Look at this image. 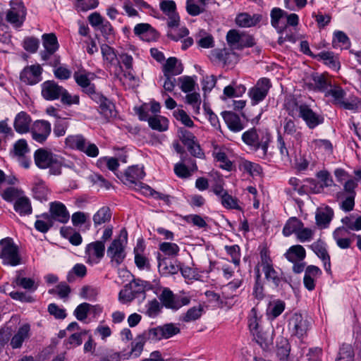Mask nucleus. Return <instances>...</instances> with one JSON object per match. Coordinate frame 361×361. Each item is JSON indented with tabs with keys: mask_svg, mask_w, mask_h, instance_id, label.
I'll list each match as a JSON object with an SVG mask.
<instances>
[{
	"mask_svg": "<svg viewBox=\"0 0 361 361\" xmlns=\"http://www.w3.org/2000/svg\"><path fill=\"white\" fill-rule=\"evenodd\" d=\"M148 124L153 130L163 132L168 129L169 121L164 116H155L149 117L148 119Z\"/></svg>",
	"mask_w": 361,
	"mask_h": 361,
	"instance_id": "nucleus-38",
	"label": "nucleus"
},
{
	"mask_svg": "<svg viewBox=\"0 0 361 361\" xmlns=\"http://www.w3.org/2000/svg\"><path fill=\"white\" fill-rule=\"evenodd\" d=\"M325 96H331L334 99V104H339L345 97V92L341 87L334 86V87L326 90Z\"/></svg>",
	"mask_w": 361,
	"mask_h": 361,
	"instance_id": "nucleus-49",
	"label": "nucleus"
},
{
	"mask_svg": "<svg viewBox=\"0 0 361 361\" xmlns=\"http://www.w3.org/2000/svg\"><path fill=\"white\" fill-rule=\"evenodd\" d=\"M145 176L143 167L132 166L128 168L123 176V181L126 184H137Z\"/></svg>",
	"mask_w": 361,
	"mask_h": 361,
	"instance_id": "nucleus-22",
	"label": "nucleus"
},
{
	"mask_svg": "<svg viewBox=\"0 0 361 361\" xmlns=\"http://www.w3.org/2000/svg\"><path fill=\"white\" fill-rule=\"evenodd\" d=\"M92 305L87 302L80 304L74 310V315L79 321H84L87 317Z\"/></svg>",
	"mask_w": 361,
	"mask_h": 361,
	"instance_id": "nucleus-54",
	"label": "nucleus"
},
{
	"mask_svg": "<svg viewBox=\"0 0 361 361\" xmlns=\"http://www.w3.org/2000/svg\"><path fill=\"white\" fill-rule=\"evenodd\" d=\"M203 312V308L201 305L197 307H192L190 308L183 317V321L185 322H190L198 319Z\"/></svg>",
	"mask_w": 361,
	"mask_h": 361,
	"instance_id": "nucleus-52",
	"label": "nucleus"
},
{
	"mask_svg": "<svg viewBox=\"0 0 361 361\" xmlns=\"http://www.w3.org/2000/svg\"><path fill=\"white\" fill-rule=\"evenodd\" d=\"M312 79L313 81V85L314 86V90L326 92L329 87H331L330 82L327 81L324 75L318 73H314L312 75Z\"/></svg>",
	"mask_w": 361,
	"mask_h": 361,
	"instance_id": "nucleus-43",
	"label": "nucleus"
},
{
	"mask_svg": "<svg viewBox=\"0 0 361 361\" xmlns=\"http://www.w3.org/2000/svg\"><path fill=\"white\" fill-rule=\"evenodd\" d=\"M286 258L291 262L302 261L306 256L305 248L300 245L291 246L285 254Z\"/></svg>",
	"mask_w": 361,
	"mask_h": 361,
	"instance_id": "nucleus-30",
	"label": "nucleus"
},
{
	"mask_svg": "<svg viewBox=\"0 0 361 361\" xmlns=\"http://www.w3.org/2000/svg\"><path fill=\"white\" fill-rule=\"evenodd\" d=\"M259 320L257 310L255 308H252L248 317V326L256 341L262 345L266 338L264 334L259 330Z\"/></svg>",
	"mask_w": 361,
	"mask_h": 361,
	"instance_id": "nucleus-16",
	"label": "nucleus"
},
{
	"mask_svg": "<svg viewBox=\"0 0 361 361\" xmlns=\"http://www.w3.org/2000/svg\"><path fill=\"white\" fill-rule=\"evenodd\" d=\"M243 141L258 152V157L264 159L267 154L268 147L271 142V135L266 133L259 138L255 128H251L242 135Z\"/></svg>",
	"mask_w": 361,
	"mask_h": 361,
	"instance_id": "nucleus-3",
	"label": "nucleus"
},
{
	"mask_svg": "<svg viewBox=\"0 0 361 361\" xmlns=\"http://www.w3.org/2000/svg\"><path fill=\"white\" fill-rule=\"evenodd\" d=\"M342 223L348 230L360 231L361 230V216L354 219L353 216H345L342 219Z\"/></svg>",
	"mask_w": 361,
	"mask_h": 361,
	"instance_id": "nucleus-50",
	"label": "nucleus"
},
{
	"mask_svg": "<svg viewBox=\"0 0 361 361\" xmlns=\"http://www.w3.org/2000/svg\"><path fill=\"white\" fill-rule=\"evenodd\" d=\"M206 5H202L197 0H187L186 11L189 15L196 16L205 11Z\"/></svg>",
	"mask_w": 361,
	"mask_h": 361,
	"instance_id": "nucleus-45",
	"label": "nucleus"
},
{
	"mask_svg": "<svg viewBox=\"0 0 361 361\" xmlns=\"http://www.w3.org/2000/svg\"><path fill=\"white\" fill-rule=\"evenodd\" d=\"M32 192L34 197L41 202L47 200L49 190L45 183L41 179H37L35 182L32 187Z\"/></svg>",
	"mask_w": 361,
	"mask_h": 361,
	"instance_id": "nucleus-35",
	"label": "nucleus"
},
{
	"mask_svg": "<svg viewBox=\"0 0 361 361\" xmlns=\"http://www.w3.org/2000/svg\"><path fill=\"white\" fill-rule=\"evenodd\" d=\"M244 171L249 173L251 176H259L262 171V167L256 163L245 161L242 164Z\"/></svg>",
	"mask_w": 361,
	"mask_h": 361,
	"instance_id": "nucleus-62",
	"label": "nucleus"
},
{
	"mask_svg": "<svg viewBox=\"0 0 361 361\" xmlns=\"http://www.w3.org/2000/svg\"><path fill=\"white\" fill-rule=\"evenodd\" d=\"M73 77L76 83L82 88V92L85 93L95 86L94 84L91 83L87 74L75 72Z\"/></svg>",
	"mask_w": 361,
	"mask_h": 361,
	"instance_id": "nucleus-42",
	"label": "nucleus"
},
{
	"mask_svg": "<svg viewBox=\"0 0 361 361\" xmlns=\"http://www.w3.org/2000/svg\"><path fill=\"white\" fill-rule=\"evenodd\" d=\"M303 223L296 217H290L286 223L283 228V234L285 236H290L293 233H295L300 228L303 227Z\"/></svg>",
	"mask_w": 361,
	"mask_h": 361,
	"instance_id": "nucleus-36",
	"label": "nucleus"
},
{
	"mask_svg": "<svg viewBox=\"0 0 361 361\" xmlns=\"http://www.w3.org/2000/svg\"><path fill=\"white\" fill-rule=\"evenodd\" d=\"M148 338H152L153 342L162 339H169L180 333V329L173 323H168L161 326L150 328Z\"/></svg>",
	"mask_w": 361,
	"mask_h": 361,
	"instance_id": "nucleus-7",
	"label": "nucleus"
},
{
	"mask_svg": "<svg viewBox=\"0 0 361 361\" xmlns=\"http://www.w3.org/2000/svg\"><path fill=\"white\" fill-rule=\"evenodd\" d=\"M178 133L179 138L185 146L194 144V141L197 140L193 133L186 129L180 128Z\"/></svg>",
	"mask_w": 361,
	"mask_h": 361,
	"instance_id": "nucleus-64",
	"label": "nucleus"
},
{
	"mask_svg": "<svg viewBox=\"0 0 361 361\" xmlns=\"http://www.w3.org/2000/svg\"><path fill=\"white\" fill-rule=\"evenodd\" d=\"M62 87L54 80L45 81L42 84V96L49 101L58 99L60 98Z\"/></svg>",
	"mask_w": 361,
	"mask_h": 361,
	"instance_id": "nucleus-15",
	"label": "nucleus"
},
{
	"mask_svg": "<svg viewBox=\"0 0 361 361\" xmlns=\"http://www.w3.org/2000/svg\"><path fill=\"white\" fill-rule=\"evenodd\" d=\"M134 33L147 41L157 37V32L148 23L137 24L134 27Z\"/></svg>",
	"mask_w": 361,
	"mask_h": 361,
	"instance_id": "nucleus-26",
	"label": "nucleus"
},
{
	"mask_svg": "<svg viewBox=\"0 0 361 361\" xmlns=\"http://www.w3.org/2000/svg\"><path fill=\"white\" fill-rule=\"evenodd\" d=\"M322 270L317 266L309 265L305 270L303 283L308 290H313L315 288L316 279L322 275Z\"/></svg>",
	"mask_w": 361,
	"mask_h": 361,
	"instance_id": "nucleus-20",
	"label": "nucleus"
},
{
	"mask_svg": "<svg viewBox=\"0 0 361 361\" xmlns=\"http://www.w3.org/2000/svg\"><path fill=\"white\" fill-rule=\"evenodd\" d=\"M159 248L165 255L170 257H176L180 251V247L176 243L169 242L160 243Z\"/></svg>",
	"mask_w": 361,
	"mask_h": 361,
	"instance_id": "nucleus-46",
	"label": "nucleus"
},
{
	"mask_svg": "<svg viewBox=\"0 0 361 361\" xmlns=\"http://www.w3.org/2000/svg\"><path fill=\"white\" fill-rule=\"evenodd\" d=\"M128 240V232L126 228L120 231L119 235L115 238L107 248V256L110 257L113 266H119L126 257L123 243Z\"/></svg>",
	"mask_w": 361,
	"mask_h": 361,
	"instance_id": "nucleus-5",
	"label": "nucleus"
},
{
	"mask_svg": "<svg viewBox=\"0 0 361 361\" xmlns=\"http://www.w3.org/2000/svg\"><path fill=\"white\" fill-rule=\"evenodd\" d=\"M298 117L301 118L307 127L310 129H314L319 125L324 123V117L313 111L309 105L306 104H301L300 107V114Z\"/></svg>",
	"mask_w": 361,
	"mask_h": 361,
	"instance_id": "nucleus-8",
	"label": "nucleus"
},
{
	"mask_svg": "<svg viewBox=\"0 0 361 361\" xmlns=\"http://www.w3.org/2000/svg\"><path fill=\"white\" fill-rule=\"evenodd\" d=\"M49 212L52 219L60 223L65 224L68 221L70 216L66 206L59 202H54L50 204Z\"/></svg>",
	"mask_w": 361,
	"mask_h": 361,
	"instance_id": "nucleus-19",
	"label": "nucleus"
},
{
	"mask_svg": "<svg viewBox=\"0 0 361 361\" xmlns=\"http://www.w3.org/2000/svg\"><path fill=\"white\" fill-rule=\"evenodd\" d=\"M61 102L63 104L71 106L72 104H78L80 99L78 95L72 96L63 87H62L61 93L60 94Z\"/></svg>",
	"mask_w": 361,
	"mask_h": 361,
	"instance_id": "nucleus-55",
	"label": "nucleus"
},
{
	"mask_svg": "<svg viewBox=\"0 0 361 361\" xmlns=\"http://www.w3.org/2000/svg\"><path fill=\"white\" fill-rule=\"evenodd\" d=\"M348 233V231H347L344 226L338 227L333 233L334 238L337 245L341 249H348L350 247L351 239L345 238Z\"/></svg>",
	"mask_w": 361,
	"mask_h": 361,
	"instance_id": "nucleus-29",
	"label": "nucleus"
},
{
	"mask_svg": "<svg viewBox=\"0 0 361 361\" xmlns=\"http://www.w3.org/2000/svg\"><path fill=\"white\" fill-rule=\"evenodd\" d=\"M221 115L231 131L237 133L244 128V126L241 123L240 117L236 114L231 111H223Z\"/></svg>",
	"mask_w": 361,
	"mask_h": 361,
	"instance_id": "nucleus-24",
	"label": "nucleus"
},
{
	"mask_svg": "<svg viewBox=\"0 0 361 361\" xmlns=\"http://www.w3.org/2000/svg\"><path fill=\"white\" fill-rule=\"evenodd\" d=\"M271 87V83L269 78H262L258 80L255 85L248 91L252 104L256 105L263 101Z\"/></svg>",
	"mask_w": 361,
	"mask_h": 361,
	"instance_id": "nucleus-6",
	"label": "nucleus"
},
{
	"mask_svg": "<svg viewBox=\"0 0 361 361\" xmlns=\"http://www.w3.org/2000/svg\"><path fill=\"white\" fill-rule=\"evenodd\" d=\"M11 8L7 12L6 20L16 27H20L25 18L26 10L22 2L15 3L11 1Z\"/></svg>",
	"mask_w": 361,
	"mask_h": 361,
	"instance_id": "nucleus-11",
	"label": "nucleus"
},
{
	"mask_svg": "<svg viewBox=\"0 0 361 361\" xmlns=\"http://www.w3.org/2000/svg\"><path fill=\"white\" fill-rule=\"evenodd\" d=\"M183 71V64L176 57L169 58L164 65L162 70L164 75L171 76L180 75Z\"/></svg>",
	"mask_w": 361,
	"mask_h": 361,
	"instance_id": "nucleus-25",
	"label": "nucleus"
},
{
	"mask_svg": "<svg viewBox=\"0 0 361 361\" xmlns=\"http://www.w3.org/2000/svg\"><path fill=\"white\" fill-rule=\"evenodd\" d=\"M160 9L169 18L168 27L173 28L179 25L180 17L176 12V4L173 0H162L159 4Z\"/></svg>",
	"mask_w": 361,
	"mask_h": 361,
	"instance_id": "nucleus-12",
	"label": "nucleus"
},
{
	"mask_svg": "<svg viewBox=\"0 0 361 361\" xmlns=\"http://www.w3.org/2000/svg\"><path fill=\"white\" fill-rule=\"evenodd\" d=\"M284 11L279 8H274L271 11V23L273 27L278 30L279 32H282L286 27V25L284 27H279V20L281 18L283 17L284 15H286Z\"/></svg>",
	"mask_w": 361,
	"mask_h": 361,
	"instance_id": "nucleus-44",
	"label": "nucleus"
},
{
	"mask_svg": "<svg viewBox=\"0 0 361 361\" xmlns=\"http://www.w3.org/2000/svg\"><path fill=\"white\" fill-rule=\"evenodd\" d=\"M158 260L159 271L163 274H176L180 269V267L172 261L166 259H160L159 257H158Z\"/></svg>",
	"mask_w": 361,
	"mask_h": 361,
	"instance_id": "nucleus-37",
	"label": "nucleus"
},
{
	"mask_svg": "<svg viewBox=\"0 0 361 361\" xmlns=\"http://www.w3.org/2000/svg\"><path fill=\"white\" fill-rule=\"evenodd\" d=\"M111 218V210L107 207L100 208L93 216L95 226L109 222Z\"/></svg>",
	"mask_w": 361,
	"mask_h": 361,
	"instance_id": "nucleus-40",
	"label": "nucleus"
},
{
	"mask_svg": "<svg viewBox=\"0 0 361 361\" xmlns=\"http://www.w3.org/2000/svg\"><path fill=\"white\" fill-rule=\"evenodd\" d=\"M87 274L86 267L82 264H76L71 271L68 272L67 276V280L69 282L73 281V275H76L78 277H84Z\"/></svg>",
	"mask_w": 361,
	"mask_h": 361,
	"instance_id": "nucleus-59",
	"label": "nucleus"
},
{
	"mask_svg": "<svg viewBox=\"0 0 361 361\" xmlns=\"http://www.w3.org/2000/svg\"><path fill=\"white\" fill-rule=\"evenodd\" d=\"M309 328V322L301 314L294 313L288 321V329L293 335L303 337Z\"/></svg>",
	"mask_w": 361,
	"mask_h": 361,
	"instance_id": "nucleus-10",
	"label": "nucleus"
},
{
	"mask_svg": "<svg viewBox=\"0 0 361 361\" xmlns=\"http://www.w3.org/2000/svg\"><path fill=\"white\" fill-rule=\"evenodd\" d=\"M176 298L177 295H174L173 292L167 288H164L159 295V300L162 305L166 308L172 310H176Z\"/></svg>",
	"mask_w": 361,
	"mask_h": 361,
	"instance_id": "nucleus-34",
	"label": "nucleus"
},
{
	"mask_svg": "<svg viewBox=\"0 0 361 361\" xmlns=\"http://www.w3.org/2000/svg\"><path fill=\"white\" fill-rule=\"evenodd\" d=\"M51 123L45 120H37L32 124L30 133L32 139L39 143H44L51 133Z\"/></svg>",
	"mask_w": 361,
	"mask_h": 361,
	"instance_id": "nucleus-9",
	"label": "nucleus"
},
{
	"mask_svg": "<svg viewBox=\"0 0 361 361\" xmlns=\"http://www.w3.org/2000/svg\"><path fill=\"white\" fill-rule=\"evenodd\" d=\"M261 14L255 13L252 16L248 13H240L235 17V22L240 27H251L257 25L262 20Z\"/></svg>",
	"mask_w": 361,
	"mask_h": 361,
	"instance_id": "nucleus-17",
	"label": "nucleus"
},
{
	"mask_svg": "<svg viewBox=\"0 0 361 361\" xmlns=\"http://www.w3.org/2000/svg\"><path fill=\"white\" fill-rule=\"evenodd\" d=\"M42 40L44 51H42L40 55L43 61H47L59 49L58 40L54 33L44 34Z\"/></svg>",
	"mask_w": 361,
	"mask_h": 361,
	"instance_id": "nucleus-14",
	"label": "nucleus"
},
{
	"mask_svg": "<svg viewBox=\"0 0 361 361\" xmlns=\"http://www.w3.org/2000/svg\"><path fill=\"white\" fill-rule=\"evenodd\" d=\"M253 295L257 300H262L264 297V288L261 281V275L259 269L256 270V279L253 288Z\"/></svg>",
	"mask_w": 361,
	"mask_h": 361,
	"instance_id": "nucleus-56",
	"label": "nucleus"
},
{
	"mask_svg": "<svg viewBox=\"0 0 361 361\" xmlns=\"http://www.w3.org/2000/svg\"><path fill=\"white\" fill-rule=\"evenodd\" d=\"M28 152V145L24 139L18 140L13 145V153L17 157H23Z\"/></svg>",
	"mask_w": 361,
	"mask_h": 361,
	"instance_id": "nucleus-60",
	"label": "nucleus"
},
{
	"mask_svg": "<svg viewBox=\"0 0 361 361\" xmlns=\"http://www.w3.org/2000/svg\"><path fill=\"white\" fill-rule=\"evenodd\" d=\"M30 326L25 324L19 328L17 333L11 339V345L13 348H20L23 341L29 336Z\"/></svg>",
	"mask_w": 361,
	"mask_h": 361,
	"instance_id": "nucleus-31",
	"label": "nucleus"
},
{
	"mask_svg": "<svg viewBox=\"0 0 361 361\" xmlns=\"http://www.w3.org/2000/svg\"><path fill=\"white\" fill-rule=\"evenodd\" d=\"M42 72L39 65L27 66L20 73V80L27 85H35L41 80Z\"/></svg>",
	"mask_w": 361,
	"mask_h": 361,
	"instance_id": "nucleus-13",
	"label": "nucleus"
},
{
	"mask_svg": "<svg viewBox=\"0 0 361 361\" xmlns=\"http://www.w3.org/2000/svg\"><path fill=\"white\" fill-rule=\"evenodd\" d=\"M262 271L264 274L265 279L268 282L272 283L275 287H279L280 285H281L282 282L286 281V280H284L283 277L282 276V274L276 271L274 268V266L265 269Z\"/></svg>",
	"mask_w": 361,
	"mask_h": 361,
	"instance_id": "nucleus-32",
	"label": "nucleus"
},
{
	"mask_svg": "<svg viewBox=\"0 0 361 361\" xmlns=\"http://www.w3.org/2000/svg\"><path fill=\"white\" fill-rule=\"evenodd\" d=\"M337 358L345 360V361H353L354 351L353 347L349 344L343 343L340 348Z\"/></svg>",
	"mask_w": 361,
	"mask_h": 361,
	"instance_id": "nucleus-53",
	"label": "nucleus"
},
{
	"mask_svg": "<svg viewBox=\"0 0 361 361\" xmlns=\"http://www.w3.org/2000/svg\"><path fill=\"white\" fill-rule=\"evenodd\" d=\"M145 307V314L149 317H157L161 311L160 304L157 299L149 301Z\"/></svg>",
	"mask_w": 361,
	"mask_h": 361,
	"instance_id": "nucleus-58",
	"label": "nucleus"
},
{
	"mask_svg": "<svg viewBox=\"0 0 361 361\" xmlns=\"http://www.w3.org/2000/svg\"><path fill=\"white\" fill-rule=\"evenodd\" d=\"M149 329L144 331L142 334L137 335L134 341L131 343V350L130 355L135 357H139L143 350L144 345L147 341L153 342L152 338H148Z\"/></svg>",
	"mask_w": 361,
	"mask_h": 361,
	"instance_id": "nucleus-21",
	"label": "nucleus"
},
{
	"mask_svg": "<svg viewBox=\"0 0 361 361\" xmlns=\"http://www.w3.org/2000/svg\"><path fill=\"white\" fill-rule=\"evenodd\" d=\"M0 259L7 266L16 267L22 263L19 247L13 238L6 237L0 240Z\"/></svg>",
	"mask_w": 361,
	"mask_h": 361,
	"instance_id": "nucleus-4",
	"label": "nucleus"
},
{
	"mask_svg": "<svg viewBox=\"0 0 361 361\" xmlns=\"http://www.w3.org/2000/svg\"><path fill=\"white\" fill-rule=\"evenodd\" d=\"M99 112L106 118L116 117V111L114 104L108 98L106 101L102 102L99 104Z\"/></svg>",
	"mask_w": 361,
	"mask_h": 361,
	"instance_id": "nucleus-41",
	"label": "nucleus"
},
{
	"mask_svg": "<svg viewBox=\"0 0 361 361\" xmlns=\"http://www.w3.org/2000/svg\"><path fill=\"white\" fill-rule=\"evenodd\" d=\"M310 248L322 259L324 263V267L326 271L331 270L330 256L328 254L326 244L321 240L313 243L310 245Z\"/></svg>",
	"mask_w": 361,
	"mask_h": 361,
	"instance_id": "nucleus-18",
	"label": "nucleus"
},
{
	"mask_svg": "<svg viewBox=\"0 0 361 361\" xmlns=\"http://www.w3.org/2000/svg\"><path fill=\"white\" fill-rule=\"evenodd\" d=\"M31 123L30 116L25 112L18 113L14 120V128L18 133L23 134L29 132Z\"/></svg>",
	"mask_w": 361,
	"mask_h": 361,
	"instance_id": "nucleus-23",
	"label": "nucleus"
},
{
	"mask_svg": "<svg viewBox=\"0 0 361 361\" xmlns=\"http://www.w3.org/2000/svg\"><path fill=\"white\" fill-rule=\"evenodd\" d=\"M105 252V245L103 241L97 240L89 243L85 247V254L89 257L102 259Z\"/></svg>",
	"mask_w": 361,
	"mask_h": 361,
	"instance_id": "nucleus-27",
	"label": "nucleus"
},
{
	"mask_svg": "<svg viewBox=\"0 0 361 361\" xmlns=\"http://www.w3.org/2000/svg\"><path fill=\"white\" fill-rule=\"evenodd\" d=\"M231 54L226 49H215L211 51L210 58L213 61L226 63Z\"/></svg>",
	"mask_w": 361,
	"mask_h": 361,
	"instance_id": "nucleus-48",
	"label": "nucleus"
},
{
	"mask_svg": "<svg viewBox=\"0 0 361 361\" xmlns=\"http://www.w3.org/2000/svg\"><path fill=\"white\" fill-rule=\"evenodd\" d=\"M66 146L71 149L80 150L87 144V139L80 134L68 135L65 140Z\"/></svg>",
	"mask_w": 361,
	"mask_h": 361,
	"instance_id": "nucleus-33",
	"label": "nucleus"
},
{
	"mask_svg": "<svg viewBox=\"0 0 361 361\" xmlns=\"http://www.w3.org/2000/svg\"><path fill=\"white\" fill-rule=\"evenodd\" d=\"M151 288L152 286L148 281L134 279L120 290L118 300L122 303L130 302L135 298H139L142 301L146 298V290Z\"/></svg>",
	"mask_w": 361,
	"mask_h": 361,
	"instance_id": "nucleus-2",
	"label": "nucleus"
},
{
	"mask_svg": "<svg viewBox=\"0 0 361 361\" xmlns=\"http://www.w3.org/2000/svg\"><path fill=\"white\" fill-rule=\"evenodd\" d=\"M16 283L25 289L35 290L37 286L35 285V281L30 278L20 277L18 276L15 280Z\"/></svg>",
	"mask_w": 361,
	"mask_h": 361,
	"instance_id": "nucleus-61",
	"label": "nucleus"
},
{
	"mask_svg": "<svg viewBox=\"0 0 361 361\" xmlns=\"http://www.w3.org/2000/svg\"><path fill=\"white\" fill-rule=\"evenodd\" d=\"M225 250L226 252L231 257L232 262L238 266L240 262V248L238 245H226Z\"/></svg>",
	"mask_w": 361,
	"mask_h": 361,
	"instance_id": "nucleus-57",
	"label": "nucleus"
},
{
	"mask_svg": "<svg viewBox=\"0 0 361 361\" xmlns=\"http://www.w3.org/2000/svg\"><path fill=\"white\" fill-rule=\"evenodd\" d=\"M13 207L20 216L30 215L32 212L30 200L25 196L21 195L14 202Z\"/></svg>",
	"mask_w": 361,
	"mask_h": 361,
	"instance_id": "nucleus-28",
	"label": "nucleus"
},
{
	"mask_svg": "<svg viewBox=\"0 0 361 361\" xmlns=\"http://www.w3.org/2000/svg\"><path fill=\"white\" fill-rule=\"evenodd\" d=\"M222 206L226 209H240L238 204V200L232 197L228 193H224V195L219 197Z\"/></svg>",
	"mask_w": 361,
	"mask_h": 361,
	"instance_id": "nucleus-51",
	"label": "nucleus"
},
{
	"mask_svg": "<svg viewBox=\"0 0 361 361\" xmlns=\"http://www.w3.org/2000/svg\"><path fill=\"white\" fill-rule=\"evenodd\" d=\"M333 215L332 209L328 207L324 210L317 212L315 216L317 226L326 228L331 221Z\"/></svg>",
	"mask_w": 361,
	"mask_h": 361,
	"instance_id": "nucleus-39",
	"label": "nucleus"
},
{
	"mask_svg": "<svg viewBox=\"0 0 361 361\" xmlns=\"http://www.w3.org/2000/svg\"><path fill=\"white\" fill-rule=\"evenodd\" d=\"M241 34L237 30H230L226 35V41L232 49L239 50Z\"/></svg>",
	"mask_w": 361,
	"mask_h": 361,
	"instance_id": "nucleus-47",
	"label": "nucleus"
},
{
	"mask_svg": "<svg viewBox=\"0 0 361 361\" xmlns=\"http://www.w3.org/2000/svg\"><path fill=\"white\" fill-rule=\"evenodd\" d=\"M180 82V89L184 92H190L194 90L195 82L190 76H183L178 78Z\"/></svg>",
	"mask_w": 361,
	"mask_h": 361,
	"instance_id": "nucleus-63",
	"label": "nucleus"
},
{
	"mask_svg": "<svg viewBox=\"0 0 361 361\" xmlns=\"http://www.w3.org/2000/svg\"><path fill=\"white\" fill-rule=\"evenodd\" d=\"M34 161L36 166L41 169H49L51 175L59 176L61 173L63 159L50 150L39 148L34 153Z\"/></svg>",
	"mask_w": 361,
	"mask_h": 361,
	"instance_id": "nucleus-1",
	"label": "nucleus"
}]
</instances>
